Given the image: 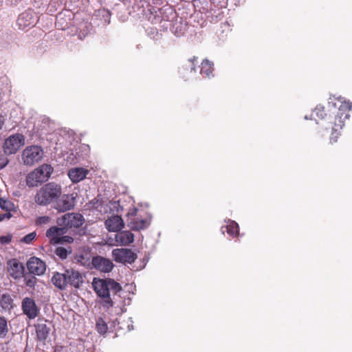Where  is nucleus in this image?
I'll return each mask as SVG.
<instances>
[{"mask_svg": "<svg viewBox=\"0 0 352 352\" xmlns=\"http://www.w3.org/2000/svg\"><path fill=\"white\" fill-rule=\"evenodd\" d=\"M84 259L83 255H80L78 256V261L82 263V260Z\"/></svg>", "mask_w": 352, "mask_h": 352, "instance_id": "nucleus-47", "label": "nucleus"}, {"mask_svg": "<svg viewBox=\"0 0 352 352\" xmlns=\"http://www.w3.org/2000/svg\"><path fill=\"white\" fill-rule=\"evenodd\" d=\"M8 265V271L13 278L17 279L23 276L24 272V266L16 259H12L9 261Z\"/></svg>", "mask_w": 352, "mask_h": 352, "instance_id": "nucleus-17", "label": "nucleus"}, {"mask_svg": "<svg viewBox=\"0 0 352 352\" xmlns=\"http://www.w3.org/2000/svg\"><path fill=\"white\" fill-rule=\"evenodd\" d=\"M213 64L208 59L204 60L201 65L200 73L204 77L210 78L213 70Z\"/></svg>", "mask_w": 352, "mask_h": 352, "instance_id": "nucleus-26", "label": "nucleus"}, {"mask_svg": "<svg viewBox=\"0 0 352 352\" xmlns=\"http://www.w3.org/2000/svg\"><path fill=\"white\" fill-rule=\"evenodd\" d=\"M7 155L4 152L0 154V170L4 168L9 162Z\"/></svg>", "mask_w": 352, "mask_h": 352, "instance_id": "nucleus-34", "label": "nucleus"}, {"mask_svg": "<svg viewBox=\"0 0 352 352\" xmlns=\"http://www.w3.org/2000/svg\"><path fill=\"white\" fill-rule=\"evenodd\" d=\"M35 24V19L32 12H24L21 13L16 21V25L19 29L25 30L27 28L34 26Z\"/></svg>", "mask_w": 352, "mask_h": 352, "instance_id": "nucleus-14", "label": "nucleus"}, {"mask_svg": "<svg viewBox=\"0 0 352 352\" xmlns=\"http://www.w3.org/2000/svg\"><path fill=\"white\" fill-rule=\"evenodd\" d=\"M47 321L43 319H38L36 326V330H50V327L46 324Z\"/></svg>", "mask_w": 352, "mask_h": 352, "instance_id": "nucleus-32", "label": "nucleus"}, {"mask_svg": "<svg viewBox=\"0 0 352 352\" xmlns=\"http://www.w3.org/2000/svg\"><path fill=\"white\" fill-rule=\"evenodd\" d=\"M305 120H308L309 118H308V117H307V116H305Z\"/></svg>", "mask_w": 352, "mask_h": 352, "instance_id": "nucleus-52", "label": "nucleus"}, {"mask_svg": "<svg viewBox=\"0 0 352 352\" xmlns=\"http://www.w3.org/2000/svg\"><path fill=\"white\" fill-rule=\"evenodd\" d=\"M25 284L30 287H33L35 285L36 278L33 276L25 277Z\"/></svg>", "mask_w": 352, "mask_h": 352, "instance_id": "nucleus-38", "label": "nucleus"}, {"mask_svg": "<svg viewBox=\"0 0 352 352\" xmlns=\"http://www.w3.org/2000/svg\"><path fill=\"white\" fill-rule=\"evenodd\" d=\"M24 144V137L23 135L16 133L9 136L3 146V152L6 155L16 153L18 150Z\"/></svg>", "mask_w": 352, "mask_h": 352, "instance_id": "nucleus-6", "label": "nucleus"}, {"mask_svg": "<svg viewBox=\"0 0 352 352\" xmlns=\"http://www.w3.org/2000/svg\"><path fill=\"white\" fill-rule=\"evenodd\" d=\"M50 217L48 216H42L39 217L36 221V225L42 226L45 224H47L50 221Z\"/></svg>", "mask_w": 352, "mask_h": 352, "instance_id": "nucleus-36", "label": "nucleus"}, {"mask_svg": "<svg viewBox=\"0 0 352 352\" xmlns=\"http://www.w3.org/2000/svg\"><path fill=\"white\" fill-rule=\"evenodd\" d=\"M5 119L3 116L0 115V130L2 129L4 124Z\"/></svg>", "mask_w": 352, "mask_h": 352, "instance_id": "nucleus-46", "label": "nucleus"}, {"mask_svg": "<svg viewBox=\"0 0 352 352\" xmlns=\"http://www.w3.org/2000/svg\"><path fill=\"white\" fill-rule=\"evenodd\" d=\"M328 107L330 111L335 114L334 127L330 137V142L333 143L337 141L338 129H341L344 126V120L349 118V111L352 108V104L346 102L342 97L331 96L328 101Z\"/></svg>", "mask_w": 352, "mask_h": 352, "instance_id": "nucleus-1", "label": "nucleus"}, {"mask_svg": "<svg viewBox=\"0 0 352 352\" xmlns=\"http://www.w3.org/2000/svg\"><path fill=\"white\" fill-rule=\"evenodd\" d=\"M324 107L318 105L314 110V113L316 115V116L320 119L322 120L325 117H327V115L324 113Z\"/></svg>", "mask_w": 352, "mask_h": 352, "instance_id": "nucleus-30", "label": "nucleus"}, {"mask_svg": "<svg viewBox=\"0 0 352 352\" xmlns=\"http://www.w3.org/2000/svg\"><path fill=\"white\" fill-rule=\"evenodd\" d=\"M85 222L83 216L79 213H67L58 218L56 223L58 226L65 228L66 232L69 229L79 228Z\"/></svg>", "mask_w": 352, "mask_h": 352, "instance_id": "nucleus-5", "label": "nucleus"}, {"mask_svg": "<svg viewBox=\"0 0 352 352\" xmlns=\"http://www.w3.org/2000/svg\"><path fill=\"white\" fill-rule=\"evenodd\" d=\"M85 28H86V29H87V30H86V31H85V30H84V31H83V32H80L78 34V37H79V38H80V39H81V40H82L83 38H85V37L87 35V34L89 33V30H88V29H87V25H85Z\"/></svg>", "mask_w": 352, "mask_h": 352, "instance_id": "nucleus-45", "label": "nucleus"}, {"mask_svg": "<svg viewBox=\"0 0 352 352\" xmlns=\"http://www.w3.org/2000/svg\"><path fill=\"white\" fill-rule=\"evenodd\" d=\"M54 208L58 212H66L72 210L75 206V197L72 195H60L55 199Z\"/></svg>", "mask_w": 352, "mask_h": 352, "instance_id": "nucleus-8", "label": "nucleus"}, {"mask_svg": "<svg viewBox=\"0 0 352 352\" xmlns=\"http://www.w3.org/2000/svg\"><path fill=\"white\" fill-rule=\"evenodd\" d=\"M100 332L102 333V335L104 337H105V334H106V333H107L108 331H100Z\"/></svg>", "mask_w": 352, "mask_h": 352, "instance_id": "nucleus-49", "label": "nucleus"}, {"mask_svg": "<svg viewBox=\"0 0 352 352\" xmlns=\"http://www.w3.org/2000/svg\"><path fill=\"white\" fill-rule=\"evenodd\" d=\"M64 272L67 278V287L79 288L81 286L83 283V276L78 271L74 269H67Z\"/></svg>", "mask_w": 352, "mask_h": 352, "instance_id": "nucleus-10", "label": "nucleus"}, {"mask_svg": "<svg viewBox=\"0 0 352 352\" xmlns=\"http://www.w3.org/2000/svg\"><path fill=\"white\" fill-rule=\"evenodd\" d=\"M36 236V232H32L23 236L21 241L26 244H30L34 240Z\"/></svg>", "mask_w": 352, "mask_h": 352, "instance_id": "nucleus-33", "label": "nucleus"}, {"mask_svg": "<svg viewBox=\"0 0 352 352\" xmlns=\"http://www.w3.org/2000/svg\"><path fill=\"white\" fill-rule=\"evenodd\" d=\"M109 208L113 212H120L123 210L119 201H109Z\"/></svg>", "mask_w": 352, "mask_h": 352, "instance_id": "nucleus-31", "label": "nucleus"}, {"mask_svg": "<svg viewBox=\"0 0 352 352\" xmlns=\"http://www.w3.org/2000/svg\"><path fill=\"white\" fill-rule=\"evenodd\" d=\"M92 286L97 295L103 299L102 306L107 308L113 306V300L110 297V291L116 294L122 290L121 285L111 278H94Z\"/></svg>", "mask_w": 352, "mask_h": 352, "instance_id": "nucleus-2", "label": "nucleus"}, {"mask_svg": "<svg viewBox=\"0 0 352 352\" xmlns=\"http://www.w3.org/2000/svg\"><path fill=\"white\" fill-rule=\"evenodd\" d=\"M88 173L84 168H74L68 171V176L73 183H78L84 179Z\"/></svg>", "mask_w": 352, "mask_h": 352, "instance_id": "nucleus-19", "label": "nucleus"}, {"mask_svg": "<svg viewBox=\"0 0 352 352\" xmlns=\"http://www.w3.org/2000/svg\"><path fill=\"white\" fill-rule=\"evenodd\" d=\"M96 16L102 21L103 25H108L111 21L110 12L104 8L99 9L96 12Z\"/></svg>", "mask_w": 352, "mask_h": 352, "instance_id": "nucleus-24", "label": "nucleus"}, {"mask_svg": "<svg viewBox=\"0 0 352 352\" xmlns=\"http://www.w3.org/2000/svg\"><path fill=\"white\" fill-rule=\"evenodd\" d=\"M197 63V58L196 57H193V58L188 59L183 69L189 71L190 73L195 72V65Z\"/></svg>", "mask_w": 352, "mask_h": 352, "instance_id": "nucleus-28", "label": "nucleus"}, {"mask_svg": "<svg viewBox=\"0 0 352 352\" xmlns=\"http://www.w3.org/2000/svg\"><path fill=\"white\" fill-rule=\"evenodd\" d=\"M106 228L109 232H119L124 227V221L120 216L113 215L104 221Z\"/></svg>", "mask_w": 352, "mask_h": 352, "instance_id": "nucleus-15", "label": "nucleus"}, {"mask_svg": "<svg viewBox=\"0 0 352 352\" xmlns=\"http://www.w3.org/2000/svg\"><path fill=\"white\" fill-rule=\"evenodd\" d=\"M115 238L118 243L124 245H129L134 241V235L130 231H119Z\"/></svg>", "mask_w": 352, "mask_h": 352, "instance_id": "nucleus-22", "label": "nucleus"}, {"mask_svg": "<svg viewBox=\"0 0 352 352\" xmlns=\"http://www.w3.org/2000/svg\"><path fill=\"white\" fill-rule=\"evenodd\" d=\"M137 212H138V209L135 208H131L129 209V212H127V214H126V217H127L126 222L127 223L131 219H134V218L136 217Z\"/></svg>", "mask_w": 352, "mask_h": 352, "instance_id": "nucleus-39", "label": "nucleus"}, {"mask_svg": "<svg viewBox=\"0 0 352 352\" xmlns=\"http://www.w3.org/2000/svg\"><path fill=\"white\" fill-rule=\"evenodd\" d=\"M12 240L11 235L1 236H0V243L1 244H8Z\"/></svg>", "mask_w": 352, "mask_h": 352, "instance_id": "nucleus-41", "label": "nucleus"}, {"mask_svg": "<svg viewBox=\"0 0 352 352\" xmlns=\"http://www.w3.org/2000/svg\"><path fill=\"white\" fill-rule=\"evenodd\" d=\"M3 0H0V7L2 6Z\"/></svg>", "mask_w": 352, "mask_h": 352, "instance_id": "nucleus-51", "label": "nucleus"}, {"mask_svg": "<svg viewBox=\"0 0 352 352\" xmlns=\"http://www.w3.org/2000/svg\"><path fill=\"white\" fill-rule=\"evenodd\" d=\"M105 201L102 199L100 198L98 196L92 200H91L89 203L91 208H93L97 210H98L100 212H107V209L106 207H104Z\"/></svg>", "mask_w": 352, "mask_h": 352, "instance_id": "nucleus-25", "label": "nucleus"}, {"mask_svg": "<svg viewBox=\"0 0 352 352\" xmlns=\"http://www.w3.org/2000/svg\"><path fill=\"white\" fill-rule=\"evenodd\" d=\"M43 155V152L40 146H32L23 150L22 159L25 164L31 166L38 162L42 159Z\"/></svg>", "mask_w": 352, "mask_h": 352, "instance_id": "nucleus-7", "label": "nucleus"}, {"mask_svg": "<svg viewBox=\"0 0 352 352\" xmlns=\"http://www.w3.org/2000/svg\"><path fill=\"white\" fill-rule=\"evenodd\" d=\"M23 312L30 319L35 318L38 314L39 309L36 306L35 301L29 297H25L21 302Z\"/></svg>", "mask_w": 352, "mask_h": 352, "instance_id": "nucleus-11", "label": "nucleus"}, {"mask_svg": "<svg viewBox=\"0 0 352 352\" xmlns=\"http://www.w3.org/2000/svg\"><path fill=\"white\" fill-rule=\"evenodd\" d=\"M113 259L118 263H132L137 258V255L130 249L119 248L112 251Z\"/></svg>", "mask_w": 352, "mask_h": 352, "instance_id": "nucleus-9", "label": "nucleus"}, {"mask_svg": "<svg viewBox=\"0 0 352 352\" xmlns=\"http://www.w3.org/2000/svg\"><path fill=\"white\" fill-rule=\"evenodd\" d=\"M34 1L35 3L37 4L36 7L38 8H45L46 6L52 5L51 0H34Z\"/></svg>", "mask_w": 352, "mask_h": 352, "instance_id": "nucleus-37", "label": "nucleus"}, {"mask_svg": "<svg viewBox=\"0 0 352 352\" xmlns=\"http://www.w3.org/2000/svg\"><path fill=\"white\" fill-rule=\"evenodd\" d=\"M62 193L61 186L54 182H50L40 188L35 196L34 201L36 204L45 206L55 201Z\"/></svg>", "mask_w": 352, "mask_h": 352, "instance_id": "nucleus-3", "label": "nucleus"}, {"mask_svg": "<svg viewBox=\"0 0 352 352\" xmlns=\"http://www.w3.org/2000/svg\"><path fill=\"white\" fill-rule=\"evenodd\" d=\"M96 329L97 330H107V324L102 318H100L97 320Z\"/></svg>", "mask_w": 352, "mask_h": 352, "instance_id": "nucleus-35", "label": "nucleus"}, {"mask_svg": "<svg viewBox=\"0 0 352 352\" xmlns=\"http://www.w3.org/2000/svg\"><path fill=\"white\" fill-rule=\"evenodd\" d=\"M6 331H0V338H3L6 336Z\"/></svg>", "mask_w": 352, "mask_h": 352, "instance_id": "nucleus-48", "label": "nucleus"}, {"mask_svg": "<svg viewBox=\"0 0 352 352\" xmlns=\"http://www.w3.org/2000/svg\"><path fill=\"white\" fill-rule=\"evenodd\" d=\"M65 228L63 226H52L46 231V236L54 243H58L61 236L66 234Z\"/></svg>", "mask_w": 352, "mask_h": 352, "instance_id": "nucleus-18", "label": "nucleus"}, {"mask_svg": "<svg viewBox=\"0 0 352 352\" xmlns=\"http://www.w3.org/2000/svg\"><path fill=\"white\" fill-rule=\"evenodd\" d=\"M14 295L8 293L0 294V308L2 313H10L14 307Z\"/></svg>", "mask_w": 352, "mask_h": 352, "instance_id": "nucleus-16", "label": "nucleus"}, {"mask_svg": "<svg viewBox=\"0 0 352 352\" xmlns=\"http://www.w3.org/2000/svg\"><path fill=\"white\" fill-rule=\"evenodd\" d=\"M10 212L11 211H6V213L1 214H0V221H2L5 219H10L12 217V214H11Z\"/></svg>", "mask_w": 352, "mask_h": 352, "instance_id": "nucleus-43", "label": "nucleus"}, {"mask_svg": "<svg viewBox=\"0 0 352 352\" xmlns=\"http://www.w3.org/2000/svg\"><path fill=\"white\" fill-rule=\"evenodd\" d=\"M66 280L64 271L63 272H54L51 278L52 284L60 290H65L67 289Z\"/></svg>", "mask_w": 352, "mask_h": 352, "instance_id": "nucleus-20", "label": "nucleus"}, {"mask_svg": "<svg viewBox=\"0 0 352 352\" xmlns=\"http://www.w3.org/2000/svg\"><path fill=\"white\" fill-rule=\"evenodd\" d=\"M73 241H74V239L72 236L63 235L60 236V241H58V243H71Z\"/></svg>", "mask_w": 352, "mask_h": 352, "instance_id": "nucleus-40", "label": "nucleus"}, {"mask_svg": "<svg viewBox=\"0 0 352 352\" xmlns=\"http://www.w3.org/2000/svg\"><path fill=\"white\" fill-rule=\"evenodd\" d=\"M0 330H7V320L3 317H0Z\"/></svg>", "mask_w": 352, "mask_h": 352, "instance_id": "nucleus-44", "label": "nucleus"}, {"mask_svg": "<svg viewBox=\"0 0 352 352\" xmlns=\"http://www.w3.org/2000/svg\"><path fill=\"white\" fill-rule=\"evenodd\" d=\"M71 250L68 251L66 248L58 247L56 249L55 254L61 259H65Z\"/></svg>", "mask_w": 352, "mask_h": 352, "instance_id": "nucleus-29", "label": "nucleus"}, {"mask_svg": "<svg viewBox=\"0 0 352 352\" xmlns=\"http://www.w3.org/2000/svg\"><path fill=\"white\" fill-rule=\"evenodd\" d=\"M150 225V221L146 219L135 217L128 221L127 226L132 230L139 231L146 228Z\"/></svg>", "mask_w": 352, "mask_h": 352, "instance_id": "nucleus-21", "label": "nucleus"}, {"mask_svg": "<svg viewBox=\"0 0 352 352\" xmlns=\"http://www.w3.org/2000/svg\"><path fill=\"white\" fill-rule=\"evenodd\" d=\"M226 231L232 236H235L239 233V225L234 221L228 219L227 225L221 227V232L224 233Z\"/></svg>", "mask_w": 352, "mask_h": 352, "instance_id": "nucleus-23", "label": "nucleus"}, {"mask_svg": "<svg viewBox=\"0 0 352 352\" xmlns=\"http://www.w3.org/2000/svg\"><path fill=\"white\" fill-rule=\"evenodd\" d=\"M49 331H36L37 337L40 340H45Z\"/></svg>", "mask_w": 352, "mask_h": 352, "instance_id": "nucleus-42", "label": "nucleus"}, {"mask_svg": "<svg viewBox=\"0 0 352 352\" xmlns=\"http://www.w3.org/2000/svg\"><path fill=\"white\" fill-rule=\"evenodd\" d=\"M14 208V204L8 199L0 198V208L6 211H12Z\"/></svg>", "mask_w": 352, "mask_h": 352, "instance_id": "nucleus-27", "label": "nucleus"}, {"mask_svg": "<svg viewBox=\"0 0 352 352\" xmlns=\"http://www.w3.org/2000/svg\"><path fill=\"white\" fill-rule=\"evenodd\" d=\"M91 265L96 270L104 273L111 272L114 266L111 260L100 256L93 257Z\"/></svg>", "mask_w": 352, "mask_h": 352, "instance_id": "nucleus-12", "label": "nucleus"}, {"mask_svg": "<svg viewBox=\"0 0 352 352\" xmlns=\"http://www.w3.org/2000/svg\"><path fill=\"white\" fill-rule=\"evenodd\" d=\"M53 168L50 165L43 164L39 168L30 173L26 177V184L29 187L37 186L47 180Z\"/></svg>", "mask_w": 352, "mask_h": 352, "instance_id": "nucleus-4", "label": "nucleus"}, {"mask_svg": "<svg viewBox=\"0 0 352 352\" xmlns=\"http://www.w3.org/2000/svg\"><path fill=\"white\" fill-rule=\"evenodd\" d=\"M181 74H183L182 77H183L184 78H186V75L184 74V72H181Z\"/></svg>", "mask_w": 352, "mask_h": 352, "instance_id": "nucleus-50", "label": "nucleus"}, {"mask_svg": "<svg viewBox=\"0 0 352 352\" xmlns=\"http://www.w3.org/2000/svg\"><path fill=\"white\" fill-rule=\"evenodd\" d=\"M27 267L30 274L40 276L45 273L46 265L40 258L33 256L28 261Z\"/></svg>", "mask_w": 352, "mask_h": 352, "instance_id": "nucleus-13", "label": "nucleus"}]
</instances>
